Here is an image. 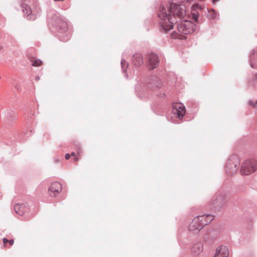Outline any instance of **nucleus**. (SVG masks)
<instances>
[{
    "label": "nucleus",
    "instance_id": "423d86ee",
    "mask_svg": "<svg viewBox=\"0 0 257 257\" xmlns=\"http://www.w3.org/2000/svg\"><path fill=\"white\" fill-rule=\"evenodd\" d=\"M173 113L177 115L179 119H182L186 113L185 106L182 103L176 102L173 104Z\"/></svg>",
    "mask_w": 257,
    "mask_h": 257
},
{
    "label": "nucleus",
    "instance_id": "9d476101",
    "mask_svg": "<svg viewBox=\"0 0 257 257\" xmlns=\"http://www.w3.org/2000/svg\"><path fill=\"white\" fill-rule=\"evenodd\" d=\"M238 165L239 161L238 158L236 157H234L228 161L227 168L231 170L229 173H232L237 170Z\"/></svg>",
    "mask_w": 257,
    "mask_h": 257
},
{
    "label": "nucleus",
    "instance_id": "f257e3e1",
    "mask_svg": "<svg viewBox=\"0 0 257 257\" xmlns=\"http://www.w3.org/2000/svg\"><path fill=\"white\" fill-rule=\"evenodd\" d=\"M214 219L211 214H204L195 217L188 226L189 231L194 233L198 232L204 226L208 224Z\"/></svg>",
    "mask_w": 257,
    "mask_h": 257
},
{
    "label": "nucleus",
    "instance_id": "4be33fe9",
    "mask_svg": "<svg viewBox=\"0 0 257 257\" xmlns=\"http://www.w3.org/2000/svg\"><path fill=\"white\" fill-rule=\"evenodd\" d=\"M248 105H249L251 107L253 108L257 107V100L256 101L250 100L248 101Z\"/></svg>",
    "mask_w": 257,
    "mask_h": 257
},
{
    "label": "nucleus",
    "instance_id": "c85d7f7f",
    "mask_svg": "<svg viewBox=\"0 0 257 257\" xmlns=\"http://www.w3.org/2000/svg\"><path fill=\"white\" fill-rule=\"evenodd\" d=\"M218 1H219V0H212V2H213V3H216V2H218Z\"/></svg>",
    "mask_w": 257,
    "mask_h": 257
},
{
    "label": "nucleus",
    "instance_id": "6ab92c4d",
    "mask_svg": "<svg viewBox=\"0 0 257 257\" xmlns=\"http://www.w3.org/2000/svg\"><path fill=\"white\" fill-rule=\"evenodd\" d=\"M172 37L174 39H185L186 37L183 35L181 34H178L176 32H174L172 34Z\"/></svg>",
    "mask_w": 257,
    "mask_h": 257
},
{
    "label": "nucleus",
    "instance_id": "dca6fc26",
    "mask_svg": "<svg viewBox=\"0 0 257 257\" xmlns=\"http://www.w3.org/2000/svg\"><path fill=\"white\" fill-rule=\"evenodd\" d=\"M199 9L200 10H201L202 8L200 6H199L198 4H194L192 6V15L193 19L194 21H196L198 20V13L196 11V9Z\"/></svg>",
    "mask_w": 257,
    "mask_h": 257
},
{
    "label": "nucleus",
    "instance_id": "f3484780",
    "mask_svg": "<svg viewBox=\"0 0 257 257\" xmlns=\"http://www.w3.org/2000/svg\"><path fill=\"white\" fill-rule=\"evenodd\" d=\"M253 55L254 56L253 59L251 61L250 66L252 68H257V50H254Z\"/></svg>",
    "mask_w": 257,
    "mask_h": 257
},
{
    "label": "nucleus",
    "instance_id": "5701e85b",
    "mask_svg": "<svg viewBox=\"0 0 257 257\" xmlns=\"http://www.w3.org/2000/svg\"><path fill=\"white\" fill-rule=\"evenodd\" d=\"M121 64L122 66V68L124 71H125V69H126L128 67V63L126 62V61L122 60L121 62Z\"/></svg>",
    "mask_w": 257,
    "mask_h": 257
},
{
    "label": "nucleus",
    "instance_id": "bb28decb",
    "mask_svg": "<svg viewBox=\"0 0 257 257\" xmlns=\"http://www.w3.org/2000/svg\"><path fill=\"white\" fill-rule=\"evenodd\" d=\"M70 156H73V157H75V156H76V153H74V152H72V153H71V155H70Z\"/></svg>",
    "mask_w": 257,
    "mask_h": 257
},
{
    "label": "nucleus",
    "instance_id": "a211bd4d",
    "mask_svg": "<svg viewBox=\"0 0 257 257\" xmlns=\"http://www.w3.org/2000/svg\"><path fill=\"white\" fill-rule=\"evenodd\" d=\"M59 28L60 30L65 31L67 29V24L66 22L62 21L61 20H59Z\"/></svg>",
    "mask_w": 257,
    "mask_h": 257
},
{
    "label": "nucleus",
    "instance_id": "20e7f679",
    "mask_svg": "<svg viewBox=\"0 0 257 257\" xmlns=\"http://www.w3.org/2000/svg\"><path fill=\"white\" fill-rule=\"evenodd\" d=\"M169 13L174 18L176 17L179 19H184L186 14L185 10L182 6L176 4H171L170 5Z\"/></svg>",
    "mask_w": 257,
    "mask_h": 257
},
{
    "label": "nucleus",
    "instance_id": "39448f33",
    "mask_svg": "<svg viewBox=\"0 0 257 257\" xmlns=\"http://www.w3.org/2000/svg\"><path fill=\"white\" fill-rule=\"evenodd\" d=\"M195 25L189 21L184 20L181 21L178 25V31L179 32L188 34H191L194 32Z\"/></svg>",
    "mask_w": 257,
    "mask_h": 257
},
{
    "label": "nucleus",
    "instance_id": "f03ea898",
    "mask_svg": "<svg viewBox=\"0 0 257 257\" xmlns=\"http://www.w3.org/2000/svg\"><path fill=\"white\" fill-rule=\"evenodd\" d=\"M158 16L162 21L161 22V25L162 29L164 30L165 32H167L172 29L174 20L170 13L168 15L164 7H162L160 8Z\"/></svg>",
    "mask_w": 257,
    "mask_h": 257
},
{
    "label": "nucleus",
    "instance_id": "a878e982",
    "mask_svg": "<svg viewBox=\"0 0 257 257\" xmlns=\"http://www.w3.org/2000/svg\"><path fill=\"white\" fill-rule=\"evenodd\" d=\"M70 155L69 154H66L65 155V158L66 160H68L70 158Z\"/></svg>",
    "mask_w": 257,
    "mask_h": 257
},
{
    "label": "nucleus",
    "instance_id": "9b49d317",
    "mask_svg": "<svg viewBox=\"0 0 257 257\" xmlns=\"http://www.w3.org/2000/svg\"><path fill=\"white\" fill-rule=\"evenodd\" d=\"M229 251L225 246H218L216 249L213 257H228Z\"/></svg>",
    "mask_w": 257,
    "mask_h": 257
},
{
    "label": "nucleus",
    "instance_id": "6e6552de",
    "mask_svg": "<svg viewBox=\"0 0 257 257\" xmlns=\"http://www.w3.org/2000/svg\"><path fill=\"white\" fill-rule=\"evenodd\" d=\"M62 185L58 182L52 183L49 188V193L51 196H57L62 191Z\"/></svg>",
    "mask_w": 257,
    "mask_h": 257
},
{
    "label": "nucleus",
    "instance_id": "f8f14e48",
    "mask_svg": "<svg viewBox=\"0 0 257 257\" xmlns=\"http://www.w3.org/2000/svg\"><path fill=\"white\" fill-rule=\"evenodd\" d=\"M161 86L162 83L158 79L153 80L151 82H149L146 84L147 89L152 90H157L160 88Z\"/></svg>",
    "mask_w": 257,
    "mask_h": 257
},
{
    "label": "nucleus",
    "instance_id": "b1692460",
    "mask_svg": "<svg viewBox=\"0 0 257 257\" xmlns=\"http://www.w3.org/2000/svg\"><path fill=\"white\" fill-rule=\"evenodd\" d=\"M8 243H9V244H10V245H11V246H12V245H13V244H14V240L13 239H11V240H9Z\"/></svg>",
    "mask_w": 257,
    "mask_h": 257
},
{
    "label": "nucleus",
    "instance_id": "0eeeda50",
    "mask_svg": "<svg viewBox=\"0 0 257 257\" xmlns=\"http://www.w3.org/2000/svg\"><path fill=\"white\" fill-rule=\"evenodd\" d=\"M22 11L24 16L30 20H34L36 18L35 11H32L31 8L26 4L21 5Z\"/></svg>",
    "mask_w": 257,
    "mask_h": 257
},
{
    "label": "nucleus",
    "instance_id": "aec40b11",
    "mask_svg": "<svg viewBox=\"0 0 257 257\" xmlns=\"http://www.w3.org/2000/svg\"><path fill=\"white\" fill-rule=\"evenodd\" d=\"M32 65L33 66H39L42 65V62L40 59H35V60H32Z\"/></svg>",
    "mask_w": 257,
    "mask_h": 257
},
{
    "label": "nucleus",
    "instance_id": "4468645a",
    "mask_svg": "<svg viewBox=\"0 0 257 257\" xmlns=\"http://www.w3.org/2000/svg\"><path fill=\"white\" fill-rule=\"evenodd\" d=\"M15 212L20 215H24L27 211L26 207L23 205L17 204L14 206Z\"/></svg>",
    "mask_w": 257,
    "mask_h": 257
},
{
    "label": "nucleus",
    "instance_id": "c756f323",
    "mask_svg": "<svg viewBox=\"0 0 257 257\" xmlns=\"http://www.w3.org/2000/svg\"><path fill=\"white\" fill-rule=\"evenodd\" d=\"M188 1V0H184V1H182L181 2L185 3V2H187Z\"/></svg>",
    "mask_w": 257,
    "mask_h": 257
},
{
    "label": "nucleus",
    "instance_id": "ddd939ff",
    "mask_svg": "<svg viewBox=\"0 0 257 257\" xmlns=\"http://www.w3.org/2000/svg\"><path fill=\"white\" fill-rule=\"evenodd\" d=\"M203 251V245L201 242H197L193 244L191 251L194 255H198Z\"/></svg>",
    "mask_w": 257,
    "mask_h": 257
},
{
    "label": "nucleus",
    "instance_id": "1a4fd4ad",
    "mask_svg": "<svg viewBox=\"0 0 257 257\" xmlns=\"http://www.w3.org/2000/svg\"><path fill=\"white\" fill-rule=\"evenodd\" d=\"M148 64L150 69L156 68L159 62V58L157 55L151 53L147 56Z\"/></svg>",
    "mask_w": 257,
    "mask_h": 257
},
{
    "label": "nucleus",
    "instance_id": "393cba45",
    "mask_svg": "<svg viewBox=\"0 0 257 257\" xmlns=\"http://www.w3.org/2000/svg\"><path fill=\"white\" fill-rule=\"evenodd\" d=\"M9 240L7 238H4L3 239V243L5 245L6 243H8Z\"/></svg>",
    "mask_w": 257,
    "mask_h": 257
},
{
    "label": "nucleus",
    "instance_id": "2eb2a0df",
    "mask_svg": "<svg viewBox=\"0 0 257 257\" xmlns=\"http://www.w3.org/2000/svg\"><path fill=\"white\" fill-rule=\"evenodd\" d=\"M133 61L134 64L139 66L143 63V60L142 55L140 53H136L133 56Z\"/></svg>",
    "mask_w": 257,
    "mask_h": 257
},
{
    "label": "nucleus",
    "instance_id": "412c9836",
    "mask_svg": "<svg viewBox=\"0 0 257 257\" xmlns=\"http://www.w3.org/2000/svg\"><path fill=\"white\" fill-rule=\"evenodd\" d=\"M135 91L137 93V94L139 96H141L142 95V92L141 90V86L140 85H136L135 87Z\"/></svg>",
    "mask_w": 257,
    "mask_h": 257
},
{
    "label": "nucleus",
    "instance_id": "7ed1b4c3",
    "mask_svg": "<svg viewBox=\"0 0 257 257\" xmlns=\"http://www.w3.org/2000/svg\"><path fill=\"white\" fill-rule=\"evenodd\" d=\"M256 169L257 161L254 159H250L242 163L240 173L242 175H248L254 172Z\"/></svg>",
    "mask_w": 257,
    "mask_h": 257
},
{
    "label": "nucleus",
    "instance_id": "2f4dec72",
    "mask_svg": "<svg viewBox=\"0 0 257 257\" xmlns=\"http://www.w3.org/2000/svg\"><path fill=\"white\" fill-rule=\"evenodd\" d=\"M37 12H38V11H39V9L38 8V10H37Z\"/></svg>",
    "mask_w": 257,
    "mask_h": 257
},
{
    "label": "nucleus",
    "instance_id": "cd10ccee",
    "mask_svg": "<svg viewBox=\"0 0 257 257\" xmlns=\"http://www.w3.org/2000/svg\"><path fill=\"white\" fill-rule=\"evenodd\" d=\"M74 161L77 162L78 160V157H75L73 159Z\"/></svg>",
    "mask_w": 257,
    "mask_h": 257
},
{
    "label": "nucleus",
    "instance_id": "7c9ffc66",
    "mask_svg": "<svg viewBox=\"0 0 257 257\" xmlns=\"http://www.w3.org/2000/svg\"><path fill=\"white\" fill-rule=\"evenodd\" d=\"M80 153L78 152V156H79L80 155Z\"/></svg>",
    "mask_w": 257,
    "mask_h": 257
}]
</instances>
